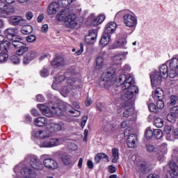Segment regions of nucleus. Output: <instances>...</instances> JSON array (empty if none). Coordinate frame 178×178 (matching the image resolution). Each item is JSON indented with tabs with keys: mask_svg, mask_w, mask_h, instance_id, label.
<instances>
[{
	"mask_svg": "<svg viewBox=\"0 0 178 178\" xmlns=\"http://www.w3.org/2000/svg\"><path fill=\"white\" fill-rule=\"evenodd\" d=\"M10 23L12 26H26L27 21L19 16H12L10 18Z\"/></svg>",
	"mask_w": 178,
	"mask_h": 178,
	"instance_id": "nucleus-17",
	"label": "nucleus"
},
{
	"mask_svg": "<svg viewBox=\"0 0 178 178\" xmlns=\"http://www.w3.org/2000/svg\"><path fill=\"white\" fill-rule=\"evenodd\" d=\"M106 64H105V60H104V57L98 56L96 58V69L98 70H101V69H104Z\"/></svg>",
	"mask_w": 178,
	"mask_h": 178,
	"instance_id": "nucleus-27",
	"label": "nucleus"
},
{
	"mask_svg": "<svg viewBox=\"0 0 178 178\" xmlns=\"http://www.w3.org/2000/svg\"><path fill=\"white\" fill-rule=\"evenodd\" d=\"M51 65L56 69H62L66 66V61L63 57L58 56L51 61Z\"/></svg>",
	"mask_w": 178,
	"mask_h": 178,
	"instance_id": "nucleus-14",
	"label": "nucleus"
},
{
	"mask_svg": "<svg viewBox=\"0 0 178 178\" xmlns=\"http://www.w3.org/2000/svg\"><path fill=\"white\" fill-rule=\"evenodd\" d=\"M97 155L99 156V158H100V159H106L108 162H109V156L104 153H99L97 154Z\"/></svg>",
	"mask_w": 178,
	"mask_h": 178,
	"instance_id": "nucleus-59",
	"label": "nucleus"
},
{
	"mask_svg": "<svg viewBox=\"0 0 178 178\" xmlns=\"http://www.w3.org/2000/svg\"><path fill=\"white\" fill-rule=\"evenodd\" d=\"M104 20H105V15H100L92 21V24H93V26H98L101 24Z\"/></svg>",
	"mask_w": 178,
	"mask_h": 178,
	"instance_id": "nucleus-35",
	"label": "nucleus"
},
{
	"mask_svg": "<svg viewBox=\"0 0 178 178\" xmlns=\"http://www.w3.org/2000/svg\"><path fill=\"white\" fill-rule=\"evenodd\" d=\"M140 170H141L143 173H145V172H147V163H142L140 164Z\"/></svg>",
	"mask_w": 178,
	"mask_h": 178,
	"instance_id": "nucleus-57",
	"label": "nucleus"
},
{
	"mask_svg": "<svg viewBox=\"0 0 178 178\" xmlns=\"http://www.w3.org/2000/svg\"><path fill=\"white\" fill-rule=\"evenodd\" d=\"M24 26L21 29V32L22 34H25L26 35H29V34H31L33 33V26L30 25H23Z\"/></svg>",
	"mask_w": 178,
	"mask_h": 178,
	"instance_id": "nucleus-34",
	"label": "nucleus"
},
{
	"mask_svg": "<svg viewBox=\"0 0 178 178\" xmlns=\"http://www.w3.org/2000/svg\"><path fill=\"white\" fill-rule=\"evenodd\" d=\"M62 144V139L50 138L44 140L40 144L41 148H52V147H58Z\"/></svg>",
	"mask_w": 178,
	"mask_h": 178,
	"instance_id": "nucleus-10",
	"label": "nucleus"
},
{
	"mask_svg": "<svg viewBox=\"0 0 178 178\" xmlns=\"http://www.w3.org/2000/svg\"><path fill=\"white\" fill-rule=\"evenodd\" d=\"M170 168L171 169V171H168L166 175L167 178H176V176H177V164L174 162L173 161H170L168 163Z\"/></svg>",
	"mask_w": 178,
	"mask_h": 178,
	"instance_id": "nucleus-15",
	"label": "nucleus"
},
{
	"mask_svg": "<svg viewBox=\"0 0 178 178\" xmlns=\"http://www.w3.org/2000/svg\"><path fill=\"white\" fill-rule=\"evenodd\" d=\"M147 178H159V175L156 174H150L147 176Z\"/></svg>",
	"mask_w": 178,
	"mask_h": 178,
	"instance_id": "nucleus-64",
	"label": "nucleus"
},
{
	"mask_svg": "<svg viewBox=\"0 0 178 178\" xmlns=\"http://www.w3.org/2000/svg\"><path fill=\"white\" fill-rule=\"evenodd\" d=\"M14 47L16 49H17L15 52L16 55L21 56L26 54L29 51V47L26 43H23V38H17L14 39L13 42L11 43V47Z\"/></svg>",
	"mask_w": 178,
	"mask_h": 178,
	"instance_id": "nucleus-4",
	"label": "nucleus"
},
{
	"mask_svg": "<svg viewBox=\"0 0 178 178\" xmlns=\"http://www.w3.org/2000/svg\"><path fill=\"white\" fill-rule=\"evenodd\" d=\"M115 30H116V23L111 22L106 26L104 33L111 35V34H113V33H115Z\"/></svg>",
	"mask_w": 178,
	"mask_h": 178,
	"instance_id": "nucleus-25",
	"label": "nucleus"
},
{
	"mask_svg": "<svg viewBox=\"0 0 178 178\" xmlns=\"http://www.w3.org/2000/svg\"><path fill=\"white\" fill-rule=\"evenodd\" d=\"M164 95L165 93L163 92V90L160 88H157L156 90L152 92V97L154 99H163Z\"/></svg>",
	"mask_w": 178,
	"mask_h": 178,
	"instance_id": "nucleus-24",
	"label": "nucleus"
},
{
	"mask_svg": "<svg viewBox=\"0 0 178 178\" xmlns=\"http://www.w3.org/2000/svg\"><path fill=\"white\" fill-rule=\"evenodd\" d=\"M65 126V124L63 122L60 123H55L52 122L50 124V131L53 133H58V131H60L62 129H63V127Z\"/></svg>",
	"mask_w": 178,
	"mask_h": 178,
	"instance_id": "nucleus-22",
	"label": "nucleus"
},
{
	"mask_svg": "<svg viewBox=\"0 0 178 178\" xmlns=\"http://www.w3.org/2000/svg\"><path fill=\"white\" fill-rule=\"evenodd\" d=\"M6 52H8V50L2 51V52L0 53V63H3V62H6V60H8L9 56L8 54H6Z\"/></svg>",
	"mask_w": 178,
	"mask_h": 178,
	"instance_id": "nucleus-41",
	"label": "nucleus"
},
{
	"mask_svg": "<svg viewBox=\"0 0 178 178\" xmlns=\"http://www.w3.org/2000/svg\"><path fill=\"white\" fill-rule=\"evenodd\" d=\"M111 152L113 156L112 162L113 163H116L119 160V149L114 147L112 149Z\"/></svg>",
	"mask_w": 178,
	"mask_h": 178,
	"instance_id": "nucleus-33",
	"label": "nucleus"
},
{
	"mask_svg": "<svg viewBox=\"0 0 178 178\" xmlns=\"http://www.w3.org/2000/svg\"><path fill=\"white\" fill-rule=\"evenodd\" d=\"M35 35H31L26 37V41L28 42H34V41H35Z\"/></svg>",
	"mask_w": 178,
	"mask_h": 178,
	"instance_id": "nucleus-60",
	"label": "nucleus"
},
{
	"mask_svg": "<svg viewBox=\"0 0 178 178\" xmlns=\"http://www.w3.org/2000/svg\"><path fill=\"white\" fill-rule=\"evenodd\" d=\"M124 136L127 137V144L129 148H134L137 146V135L134 134H130V128H127L124 131ZM130 134V135H129Z\"/></svg>",
	"mask_w": 178,
	"mask_h": 178,
	"instance_id": "nucleus-8",
	"label": "nucleus"
},
{
	"mask_svg": "<svg viewBox=\"0 0 178 178\" xmlns=\"http://www.w3.org/2000/svg\"><path fill=\"white\" fill-rule=\"evenodd\" d=\"M154 124L156 127L161 129V127H163V119L161 118H156L154 120Z\"/></svg>",
	"mask_w": 178,
	"mask_h": 178,
	"instance_id": "nucleus-44",
	"label": "nucleus"
},
{
	"mask_svg": "<svg viewBox=\"0 0 178 178\" xmlns=\"http://www.w3.org/2000/svg\"><path fill=\"white\" fill-rule=\"evenodd\" d=\"M109 41H111V35L104 32L102 36V38L100 40L101 45H103V47H105L106 45H108V44H109Z\"/></svg>",
	"mask_w": 178,
	"mask_h": 178,
	"instance_id": "nucleus-28",
	"label": "nucleus"
},
{
	"mask_svg": "<svg viewBox=\"0 0 178 178\" xmlns=\"http://www.w3.org/2000/svg\"><path fill=\"white\" fill-rule=\"evenodd\" d=\"M0 9L3 12H5L8 9V6H6V3L5 2L0 0Z\"/></svg>",
	"mask_w": 178,
	"mask_h": 178,
	"instance_id": "nucleus-55",
	"label": "nucleus"
},
{
	"mask_svg": "<svg viewBox=\"0 0 178 178\" xmlns=\"http://www.w3.org/2000/svg\"><path fill=\"white\" fill-rule=\"evenodd\" d=\"M58 10H59V4L56 2L51 3L47 8L49 15H55Z\"/></svg>",
	"mask_w": 178,
	"mask_h": 178,
	"instance_id": "nucleus-23",
	"label": "nucleus"
},
{
	"mask_svg": "<svg viewBox=\"0 0 178 178\" xmlns=\"http://www.w3.org/2000/svg\"><path fill=\"white\" fill-rule=\"evenodd\" d=\"M35 137L37 138H48L49 137V132L48 131H38L35 132Z\"/></svg>",
	"mask_w": 178,
	"mask_h": 178,
	"instance_id": "nucleus-31",
	"label": "nucleus"
},
{
	"mask_svg": "<svg viewBox=\"0 0 178 178\" xmlns=\"http://www.w3.org/2000/svg\"><path fill=\"white\" fill-rule=\"evenodd\" d=\"M100 83L102 86H104V88H109V87H111L112 84H115V83H113V81H111V79H105V81H104V79H102Z\"/></svg>",
	"mask_w": 178,
	"mask_h": 178,
	"instance_id": "nucleus-39",
	"label": "nucleus"
},
{
	"mask_svg": "<svg viewBox=\"0 0 178 178\" xmlns=\"http://www.w3.org/2000/svg\"><path fill=\"white\" fill-rule=\"evenodd\" d=\"M170 69H178V59L177 58H174L171 60L170 63Z\"/></svg>",
	"mask_w": 178,
	"mask_h": 178,
	"instance_id": "nucleus-42",
	"label": "nucleus"
},
{
	"mask_svg": "<svg viewBox=\"0 0 178 178\" xmlns=\"http://www.w3.org/2000/svg\"><path fill=\"white\" fill-rule=\"evenodd\" d=\"M68 148L70 151H76L78 148L77 145L76 143H70L68 145Z\"/></svg>",
	"mask_w": 178,
	"mask_h": 178,
	"instance_id": "nucleus-56",
	"label": "nucleus"
},
{
	"mask_svg": "<svg viewBox=\"0 0 178 178\" xmlns=\"http://www.w3.org/2000/svg\"><path fill=\"white\" fill-rule=\"evenodd\" d=\"M145 137L147 140H149L151 139L152 137H154V132L152 131V129H151L150 127L146 129Z\"/></svg>",
	"mask_w": 178,
	"mask_h": 178,
	"instance_id": "nucleus-48",
	"label": "nucleus"
},
{
	"mask_svg": "<svg viewBox=\"0 0 178 178\" xmlns=\"http://www.w3.org/2000/svg\"><path fill=\"white\" fill-rule=\"evenodd\" d=\"M163 133L165 135V137H168V136H170L172 133V126L165 125L163 128Z\"/></svg>",
	"mask_w": 178,
	"mask_h": 178,
	"instance_id": "nucleus-47",
	"label": "nucleus"
},
{
	"mask_svg": "<svg viewBox=\"0 0 178 178\" xmlns=\"http://www.w3.org/2000/svg\"><path fill=\"white\" fill-rule=\"evenodd\" d=\"M38 56V52L35 50H31L29 51L26 56L24 57V65H28L30 63V60H33V59H35Z\"/></svg>",
	"mask_w": 178,
	"mask_h": 178,
	"instance_id": "nucleus-19",
	"label": "nucleus"
},
{
	"mask_svg": "<svg viewBox=\"0 0 178 178\" xmlns=\"http://www.w3.org/2000/svg\"><path fill=\"white\" fill-rule=\"evenodd\" d=\"M43 165L47 168V169H49L50 170L58 169V163L56 161L51 158L45 159L43 161Z\"/></svg>",
	"mask_w": 178,
	"mask_h": 178,
	"instance_id": "nucleus-16",
	"label": "nucleus"
},
{
	"mask_svg": "<svg viewBox=\"0 0 178 178\" xmlns=\"http://www.w3.org/2000/svg\"><path fill=\"white\" fill-rule=\"evenodd\" d=\"M177 70L170 68V71L168 72V76L170 79H175V77L177 76Z\"/></svg>",
	"mask_w": 178,
	"mask_h": 178,
	"instance_id": "nucleus-49",
	"label": "nucleus"
},
{
	"mask_svg": "<svg viewBox=\"0 0 178 178\" xmlns=\"http://www.w3.org/2000/svg\"><path fill=\"white\" fill-rule=\"evenodd\" d=\"M171 112L172 113H175V117L177 118V116H178V107H176V106L172 107V109H171Z\"/></svg>",
	"mask_w": 178,
	"mask_h": 178,
	"instance_id": "nucleus-63",
	"label": "nucleus"
},
{
	"mask_svg": "<svg viewBox=\"0 0 178 178\" xmlns=\"http://www.w3.org/2000/svg\"><path fill=\"white\" fill-rule=\"evenodd\" d=\"M127 44V41H126V39H121L117 41L115 48H124V49H126V48H127V47L126 46Z\"/></svg>",
	"mask_w": 178,
	"mask_h": 178,
	"instance_id": "nucleus-38",
	"label": "nucleus"
},
{
	"mask_svg": "<svg viewBox=\"0 0 178 178\" xmlns=\"http://www.w3.org/2000/svg\"><path fill=\"white\" fill-rule=\"evenodd\" d=\"M83 49H84V46L83 45V43H81L80 49L79 50L76 51V52H75V55H76L77 56H79V55H81L83 54Z\"/></svg>",
	"mask_w": 178,
	"mask_h": 178,
	"instance_id": "nucleus-61",
	"label": "nucleus"
},
{
	"mask_svg": "<svg viewBox=\"0 0 178 178\" xmlns=\"http://www.w3.org/2000/svg\"><path fill=\"white\" fill-rule=\"evenodd\" d=\"M47 123H48V120L44 117H39L35 120V124L39 127H42Z\"/></svg>",
	"mask_w": 178,
	"mask_h": 178,
	"instance_id": "nucleus-30",
	"label": "nucleus"
},
{
	"mask_svg": "<svg viewBox=\"0 0 178 178\" xmlns=\"http://www.w3.org/2000/svg\"><path fill=\"white\" fill-rule=\"evenodd\" d=\"M38 108H39L42 115L47 118H52L54 115H56V116H63L65 111L71 113L72 116L74 118H77L81 115L79 111L73 108V107L69 104L53 106H51L52 111H51L48 106L44 104H38Z\"/></svg>",
	"mask_w": 178,
	"mask_h": 178,
	"instance_id": "nucleus-1",
	"label": "nucleus"
},
{
	"mask_svg": "<svg viewBox=\"0 0 178 178\" xmlns=\"http://www.w3.org/2000/svg\"><path fill=\"white\" fill-rule=\"evenodd\" d=\"M25 159L26 161H27V162H29L31 168H33V169H35V170H44V165L40 161V159L37 156L30 154L28 155Z\"/></svg>",
	"mask_w": 178,
	"mask_h": 178,
	"instance_id": "nucleus-6",
	"label": "nucleus"
},
{
	"mask_svg": "<svg viewBox=\"0 0 178 178\" xmlns=\"http://www.w3.org/2000/svg\"><path fill=\"white\" fill-rule=\"evenodd\" d=\"M11 60L13 63H15V65H17L20 63V59H19L16 56H11Z\"/></svg>",
	"mask_w": 178,
	"mask_h": 178,
	"instance_id": "nucleus-58",
	"label": "nucleus"
},
{
	"mask_svg": "<svg viewBox=\"0 0 178 178\" xmlns=\"http://www.w3.org/2000/svg\"><path fill=\"white\" fill-rule=\"evenodd\" d=\"M87 120H88V116L84 115L82 118L81 122V127H82V129H84V126H86V123H87Z\"/></svg>",
	"mask_w": 178,
	"mask_h": 178,
	"instance_id": "nucleus-52",
	"label": "nucleus"
},
{
	"mask_svg": "<svg viewBox=\"0 0 178 178\" xmlns=\"http://www.w3.org/2000/svg\"><path fill=\"white\" fill-rule=\"evenodd\" d=\"M123 59H124V54H119L113 57V61L115 65H120Z\"/></svg>",
	"mask_w": 178,
	"mask_h": 178,
	"instance_id": "nucleus-32",
	"label": "nucleus"
},
{
	"mask_svg": "<svg viewBox=\"0 0 178 178\" xmlns=\"http://www.w3.org/2000/svg\"><path fill=\"white\" fill-rule=\"evenodd\" d=\"M118 80L120 85L112 89L111 92L113 95H119L120 92H122V90H127L129 92H132L133 95L138 94V88L136 86H133L134 84V78L133 76L121 74Z\"/></svg>",
	"mask_w": 178,
	"mask_h": 178,
	"instance_id": "nucleus-2",
	"label": "nucleus"
},
{
	"mask_svg": "<svg viewBox=\"0 0 178 178\" xmlns=\"http://www.w3.org/2000/svg\"><path fill=\"white\" fill-rule=\"evenodd\" d=\"M77 88H80V86L68 85L63 88L62 92L64 94H69L70 91H72V90H77Z\"/></svg>",
	"mask_w": 178,
	"mask_h": 178,
	"instance_id": "nucleus-36",
	"label": "nucleus"
},
{
	"mask_svg": "<svg viewBox=\"0 0 178 178\" xmlns=\"http://www.w3.org/2000/svg\"><path fill=\"white\" fill-rule=\"evenodd\" d=\"M169 70L166 64L162 65L159 68V72H154L150 75L152 87H158L162 83V79H168Z\"/></svg>",
	"mask_w": 178,
	"mask_h": 178,
	"instance_id": "nucleus-3",
	"label": "nucleus"
},
{
	"mask_svg": "<svg viewBox=\"0 0 178 178\" xmlns=\"http://www.w3.org/2000/svg\"><path fill=\"white\" fill-rule=\"evenodd\" d=\"M177 118L176 114L173 113L172 111L167 115V120L170 122V123H175Z\"/></svg>",
	"mask_w": 178,
	"mask_h": 178,
	"instance_id": "nucleus-43",
	"label": "nucleus"
},
{
	"mask_svg": "<svg viewBox=\"0 0 178 178\" xmlns=\"http://www.w3.org/2000/svg\"><path fill=\"white\" fill-rule=\"evenodd\" d=\"M12 47V43L6 40L5 36L0 35V49L1 51H8L9 47Z\"/></svg>",
	"mask_w": 178,
	"mask_h": 178,
	"instance_id": "nucleus-20",
	"label": "nucleus"
},
{
	"mask_svg": "<svg viewBox=\"0 0 178 178\" xmlns=\"http://www.w3.org/2000/svg\"><path fill=\"white\" fill-rule=\"evenodd\" d=\"M60 159L65 166H73V160L70 154H63L60 156Z\"/></svg>",
	"mask_w": 178,
	"mask_h": 178,
	"instance_id": "nucleus-21",
	"label": "nucleus"
},
{
	"mask_svg": "<svg viewBox=\"0 0 178 178\" xmlns=\"http://www.w3.org/2000/svg\"><path fill=\"white\" fill-rule=\"evenodd\" d=\"M65 79H66V76L65 75H60L54 78V81L52 85L53 88L54 87H55V86H56V84H60V83H62V81H65Z\"/></svg>",
	"mask_w": 178,
	"mask_h": 178,
	"instance_id": "nucleus-37",
	"label": "nucleus"
},
{
	"mask_svg": "<svg viewBox=\"0 0 178 178\" xmlns=\"http://www.w3.org/2000/svg\"><path fill=\"white\" fill-rule=\"evenodd\" d=\"M40 76L42 77H48L49 76V72H48V70L43 69L40 71Z\"/></svg>",
	"mask_w": 178,
	"mask_h": 178,
	"instance_id": "nucleus-54",
	"label": "nucleus"
},
{
	"mask_svg": "<svg viewBox=\"0 0 178 178\" xmlns=\"http://www.w3.org/2000/svg\"><path fill=\"white\" fill-rule=\"evenodd\" d=\"M17 29L15 28H8L4 31V35L8 40L11 41L10 42V44H12L15 40H17V38H22V37L17 35Z\"/></svg>",
	"mask_w": 178,
	"mask_h": 178,
	"instance_id": "nucleus-11",
	"label": "nucleus"
},
{
	"mask_svg": "<svg viewBox=\"0 0 178 178\" xmlns=\"http://www.w3.org/2000/svg\"><path fill=\"white\" fill-rule=\"evenodd\" d=\"M113 95L117 98H121L122 101H130V99H132L133 97H134L133 92H129L127 90H121V92H120L118 95L115 94Z\"/></svg>",
	"mask_w": 178,
	"mask_h": 178,
	"instance_id": "nucleus-13",
	"label": "nucleus"
},
{
	"mask_svg": "<svg viewBox=\"0 0 178 178\" xmlns=\"http://www.w3.org/2000/svg\"><path fill=\"white\" fill-rule=\"evenodd\" d=\"M66 81L68 86H75V87H80V86L77 85V82H76V79L74 78H67Z\"/></svg>",
	"mask_w": 178,
	"mask_h": 178,
	"instance_id": "nucleus-46",
	"label": "nucleus"
},
{
	"mask_svg": "<svg viewBox=\"0 0 178 178\" xmlns=\"http://www.w3.org/2000/svg\"><path fill=\"white\" fill-rule=\"evenodd\" d=\"M146 149L147 152H155V146L152 144H147L146 145Z\"/></svg>",
	"mask_w": 178,
	"mask_h": 178,
	"instance_id": "nucleus-51",
	"label": "nucleus"
},
{
	"mask_svg": "<svg viewBox=\"0 0 178 178\" xmlns=\"http://www.w3.org/2000/svg\"><path fill=\"white\" fill-rule=\"evenodd\" d=\"M72 13L69 9H63L56 15V19L58 22H64L66 24V22L69 20Z\"/></svg>",
	"mask_w": 178,
	"mask_h": 178,
	"instance_id": "nucleus-12",
	"label": "nucleus"
},
{
	"mask_svg": "<svg viewBox=\"0 0 178 178\" xmlns=\"http://www.w3.org/2000/svg\"><path fill=\"white\" fill-rule=\"evenodd\" d=\"M115 71L112 70V72H104L102 76V80L105 81V80H110L111 81H115Z\"/></svg>",
	"mask_w": 178,
	"mask_h": 178,
	"instance_id": "nucleus-26",
	"label": "nucleus"
},
{
	"mask_svg": "<svg viewBox=\"0 0 178 178\" xmlns=\"http://www.w3.org/2000/svg\"><path fill=\"white\" fill-rule=\"evenodd\" d=\"M123 22L127 27L134 28L137 26V17L129 13L123 15Z\"/></svg>",
	"mask_w": 178,
	"mask_h": 178,
	"instance_id": "nucleus-9",
	"label": "nucleus"
},
{
	"mask_svg": "<svg viewBox=\"0 0 178 178\" xmlns=\"http://www.w3.org/2000/svg\"><path fill=\"white\" fill-rule=\"evenodd\" d=\"M149 111L150 112H154V113H158V108L154 103H151L149 104Z\"/></svg>",
	"mask_w": 178,
	"mask_h": 178,
	"instance_id": "nucleus-50",
	"label": "nucleus"
},
{
	"mask_svg": "<svg viewBox=\"0 0 178 178\" xmlns=\"http://www.w3.org/2000/svg\"><path fill=\"white\" fill-rule=\"evenodd\" d=\"M133 111H134L133 108L125 106L124 111L123 112V115L124 118H129V116L131 115V112H133Z\"/></svg>",
	"mask_w": 178,
	"mask_h": 178,
	"instance_id": "nucleus-45",
	"label": "nucleus"
},
{
	"mask_svg": "<svg viewBox=\"0 0 178 178\" xmlns=\"http://www.w3.org/2000/svg\"><path fill=\"white\" fill-rule=\"evenodd\" d=\"M156 105H157V109H163V108L165 106V104L163 103V101H162V99H159V101H157L156 102Z\"/></svg>",
	"mask_w": 178,
	"mask_h": 178,
	"instance_id": "nucleus-53",
	"label": "nucleus"
},
{
	"mask_svg": "<svg viewBox=\"0 0 178 178\" xmlns=\"http://www.w3.org/2000/svg\"><path fill=\"white\" fill-rule=\"evenodd\" d=\"M19 170H20V174L24 178H35L37 177V175L35 172L29 168H21L20 166L17 165L14 168L15 173H19Z\"/></svg>",
	"mask_w": 178,
	"mask_h": 178,
	"instance_id": "nucleus-7",
	"label": "nucleus"
},
{
	"mask_svg": "<svg viewBox=\"0 0 178 178\" xmlns=\"http://www.w3.org/2000/svg\"><path fill=\"white\" fill-rule=\"evenodd\" d=\"M97 35H98V31L95 29H90L88 36H86L85 38L86 44H94L95 40H97Z\"/></svg>",
	"mask_w": 178,
	"mask_h": 178,
	"instance_id": "nucleus-18",
	"label": "nucleus"
},
{
	"mask_svg": "<svg viewBox=\"0 0 178 178\" xmlns=\"http://www.w3.org/2000/svg\"><path fill=\"white\" fill-rule=\"evenodd\" d=\"M170 101H171V102H170L171 105H175L176 102L177 101V97L176 96H171Z\"/></svg>",
	"mask_w": 178,
	"mask_h": 178,
	"instance_id": "nucleus-62",
	"label": "nucleus"
},
{
	"mask_svg": "<svg viewBox=\"0 0 178 178\" xmlns=\"http://www.w3.org/2000/svg\"><path fill=\"white\" fill-rule=\"evenodd\" d=\"M83 18L76 16V14L72 13L68 18V21H66L65 26L70 27V29H79L80 26L83 24Z\"/></svg>",
	"mask_w": 178,
	"mask_h": 178,
	"instance_id": "nucleus-5",
	"label": "nucleus"
},
{
	"mask_svg": "<svg viewBox=\"0 0 178 178\" xmlns=\"http://www.w3.org/2000/svg\"><path fill=\"white\" fill-rule=\"evenodd\" d=\"M166 140L168 141H175L178 139V129H174L172 130L170 136H165Z\"/></svg>",
	"mask_w": 178,
	"mask_h": 178,
	"instance_id": "nucleus-29",
	"label": "nucleus"
},
{
	"mask_svg": "<svg viewBox=\"0 0 178 178\" xmlns=\"http://www.w3.org/2000/svg\"><path fill=\"white\" fill-rule=\"evenodd\" d=\"M153 137L156 140H161L163 137V132L161 129H155L154 131Z\"/></svg>",
	"mask_w": 178,
	"mask_h": 178,
	"instance_id": "nucleus-40",
	"label": "nucleus"
}]
</instances>
